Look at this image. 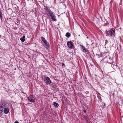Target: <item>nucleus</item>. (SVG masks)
<instances>
[{
    "label": "nucleus",
    "mask_w": 123,
    "mask_h": 123,
    "mask_svg": "<svg viewBox=\"0 0 123 123\" xmlns=\"http://www.w3.org/2000/svg\"><path fill=\"white\" fill-rule=\"evenodd\" d=\"M14 123H19L17 121H16L14 122Z\"/></svg>",
    "instance_id": "nucleus-18"
},
{
    "label": "nucleus",
    "mask_w": 123,
    "mask_h": 123,
    "mask_svg": "<svg viewBox=\"0 0 123 123\" xmlns=\"http://www.w3.org/2000/svg\"><path fill=\"white\" fill-rule=\"evenodd\" d=\"M3 110L5 114H7L9 112V109L7 107L5 108Z\"/></svg>",
    "instance_id": "nucleus-10"
},
{
    "label": "nucleus",
    "mask_w": 123,
    "mask_h": 123,
    "mask_svg": "<svg viewBox=\"0 0 123 123\" xmlns=\"http://www.w3.org/2000/svg\"><path fill=\"white\" fill-rule=\"evenodd\" d=\"M86 38H88V37H86Z\"/></svg>",
    "instance_id": "nucleus-22"
},
{
    "label": "nucleus",
    "mask_w": 123,
    "mask_h": 123,
    "mask_svg": "<svg viewBox=\"0 0 123 123\" xmlns=\"http://www.w3.org/2000/svg\"><path fill=\"white\" fill-rule=\"evenodd\" d=\"M0 14H2V13L1 12H0Z\"/></svg>",
    "instance_id": "nucleus-19"
},
{
    "label": "nucleus",
    "mask_w": 123,
    "mask_h": 123,
    "mask_svg": "<svg viewBox=\"0 0 123 123\" xmlns=\"http://www.w3.org/2000/svg\"><path fill=\"white\" fill-rule=\"evenodd\" d=\"M67 44L68 48L70 49L72 48L73 46V44L71 42H68L67 43Z\"/></svg>",
    "instance_id": "nucleus-8"
},
{
    "label": "nucleus",
    "mask_w": 123,
    "mask_h": 123,
    "mask_svg": "<svg viewBox=\"0 0 123 123\" xmlns=\"http://www.w3.org/2000/svg\"><path fill=\"white\" fill-rule=\"evenodd\" d=\"M63 65H64V64H62V66H63Z\"/></svg>",
    "instance_id": "nucleus-21"
},
{
    "label": "nucleus",
    "mask_w": 123,
    "mask_h": 123,
    "mask_svg": "<svg viewBox=\"0 0 123 123\" xmlns=\"http://www.w3.org/2000/svg\"><path fill=\"white\" fill-rule=\"evenodd\" d=\"M28 100L30 102H35V99L34 97L32 95L29 96L27 98Z\"/></svg>",
    "instance_id": "nucleus-5"
},
{
    "label": "nucleus",
    "mask_w": 123,
    "mask_h": 123,
    "mask_svg": "<svg viewBox=\"0 0 123 123\" xmlns=\"http://www.w3.org/2000/svg\"><path fill=\"white\" fill-rule=\"evenodd\" d=\"M41 39L42 41H43V42L46 41L45 40V38H44L43 37H41Z\"/></svg>",
    "instance_id": "nucleus-14"
},
{
    "label": "nucleus",
    "mask_w": 123,
    "mask_h": 123,
    "mask_svg": "<svg viewBox=\"0 0 123 123\" xmlns=\"http://www.w3.org/2000/svg\"><path fill=\"white\" fill-rule=\"evenodd\" d=\"M48 16L51 17V19L53 21H56V19L55 18L56 17L52 12L50 13Z\"/></svg>",
    "instance_id": "nucleus-6"
},
{
    "label": "nucleus",
    "mask_w": 123,
    "mask_h": 123,
    "mask_svg": "<svg viewBox=\"0 0 123 123\" xmlns=\"http://www.w3.org/2000/svg\"><path fill=\"white\" fill-rule=\"evenodd\" d=\"M2 14H0V18L1 20L2 19Z\"/></svg>",
    "instance_id": "nucleus-16"
},
{
    "label": "nucleus",
    "mask_w": 123,
    "mask_h": 123,
    "mask_svg": "<svg viewBox=\"0 0 123 123\" xmlns=\"http://www.w3.org/2000/svg\"><path fill=\"white\" fill-rule=\"evenodd\" d=\"M54 106L55 108H57L59 106V104L55 102H54L53 103Z\"/></svg>",
    "instance_id": "nucleus-12"
},
{
    "label": "nucleus",
    "mask_w": 123,
    "mask_h": 123,
    "mask_svg": "<svg viewBox=\"0 0 123 123\" xmlns=\"http://www.w3.org/2000/svg\"><path fill=\"white\" fill-rule=\"evenodd\" d=\"M80 46L81 49L83 52H84L86 54H87L88 53V50L86 49L85 47L84 46L82 45H80Z\"/></svg>",
    "instance_id": "nucleus-4"
},
{
    "label": "nucleus",
    "mask_w": 123,
    "mask_h": 123,
    "mask_svg": "<svg viewBox=\"0 0 123 123\" xmlns=\"http://www.w3.org/2000/svg\"><path fill=\"white\" fill-rule=\"evenodd\" d=\"M44 46L46 48L48 49L49 48V43L46 41L43 42Z\"/></svg>",
    "instance_id": "nucleus-9"
},
{
    "label": "nucleus",
    "mask_w": 123,
    "mask_h": 123,
    "mask_svg": "<svg viewBox=\"0 0 123 123\" xmlns=\"http://www.w3.org/2000/svg\"><path fill=\"white\" fill-rule=\"evenodd\" d=\"M44 11L46 14L47 15H49L50 13L52 12L49 8L48 7H46L44 8Z\"/></svg>",
    "instance_id": "nucleus-3"
},
{
    "label": "nucleus",
    "mask_w": 123,
    "mask_h": 123,
    "mask_svg": "<svg viewBox=\"0 0 123 123\" xmlns=\"http://www.w3.org/2000/svg\"><path fill=\"white\" fill-rule=\"evenodd\" d=\"M7 106V104L5 102L1 101L0 103V113L3 111V110Z\"/></svg>",
    "instance_id": "nucleus-1"
},
{
    "label": "nucleus",
    "mask_w": 123,
    "mask_h": 123,
    "mask_svg": "<svg viewBox=\"0 0 123 123\" xmlns=\"http://www.w3.org/2000/svg\"><path fill=\"white\" fill-rule=\"evenodd\" d=\"M84 112L85 113H86V111L85 110H84Z\"/></svg>",
    "instance_id": "nucleus-20"
},
{
    "label": "nucleus",
    "mask_w": 123,
    "mask_h": 123,
    "mask_svg": "<svg viewBox=\"0 0 123 123\" xmlns=\"http://www.w3.org/2000/svg\"><path fill=\"white\" fill-rule=\"evenodd\" d=\"M108 41L107 40H105V45L106 44L108 43Z\"/></svg>",
    "instance_id": "nucleus-17"
},
{
    "label": "nucleus",
    "mask_w": 123,
    "mask_h": 123,
    "mask_svg": "<svg viewBox=\"0 0 123 123\" xmlns=\"http://www.w3.org/2000/svg\"><path fill=\"white\" fill-rule=\"evenodd\" d=\"M105 33L106 34V36L112 37V36H113L114 37L115 35V30L113 29L110 30L108 31H107V30H106Z\"/></svg>",
    "instance_id": "nucleus-2"
},
{
    "label": "nucleus",
    "mask_w": 123,
    "mask_h": 123,
    "mask_svg": "<svg viewBox=\"0 0 123 123\" xmlns=\"http://www.w3.org/2000/svg\"><path fill=\"white\" fill-rule=\"evenodd\" d=\"M97 96L98 98L99 99H100L101 98V97H100V94H98L97 95Z\"/></svg>",
    "instance_id": "nucleus-15"
},
{
    "label": "nucleus",
    "mask_w": 123,
    "mask_h": 123,
    "mask_svg": "<svg viewBox=\"0 0 123 123\" xmlns=\"http://www.w3.org/2000/svg\"><path fill=\"white\" fill-rule=\"evenodd\" d=\"M44 81L46 84L48 85L51 82V81L49 78L48 77H46L45 78Z\"/></svg>",
    "instance_id": "nucleus-7"
},
{
    "label": "nucleus",
    "mask_w": 123,
    "mask_h": 123,
    "mask_svg": "<svg viewBox=\"0 0 123 123\" xmlns=\"http://www.w3.org/2000/svg\"><path fill=\"white\" fill-rule=\"evenodd\" d=\"M25 35H23V36L22 37H21L20 38V40L22 42H24L25 41Z\"/></svg>",
    "instance_id": "nucleus-11"
},
{
    "label": "nucleus",
    "mask_w": 123,
    "mask_h": 123,
    "mask_svg": "<svg viewBox=\"0 0 123 123\" xmlns=\"http://www.w3.org/2000/svg\"><path fill=\"white\" fill-rule=\"evenodd\" d=\"M70 36V33L68 32L66 34V36L68 38H69Z\"/></svg>",
    "instance_id": "nucleus-13"
}]
</instances>
